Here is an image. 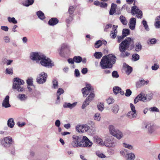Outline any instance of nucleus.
Wrapping results in <instances>:
<instances>
[{"mask_svg":"<svg viewBox=\"0 0 160 160\" xmlns=\"http://www.w3.org/2000/svg\"><path fill=\"white\" fill-rule=\"evenodd\" d=\"M116 60V57L111 54L102 57L100 63V65L102 69L111 68Z\"/></svg>","mask_w":160,"mask_h":160,"instance_id":"1","label":"nucleus"},{"mask_svg":"<svg viewBox=\"0 0 160 160\" xmlns=\"http://www.w3.org/2000/svg\"><path fill=\"white\" fill-rule=\"evenodd\" d=\"M133 43V39L130 37L126 38V39L120 44L119 50L121 52V57L122 58L128 56L130 54L128 52H125L130 44Z\"/></svg>","mask_w":160,"mask_h":160,"instance_id":"2","label":"nucleus"},{"mask_svg":"<svg viewBox=\"0 0 160 160\" xmlns=\"http://www.w3.org/2000/svg\"><path fill=\"white\" fill-rule=\"evenodd\" d=\"M12 88L16 90L18 92H22L24 90V88L21 86L24 83L23 80L18 78H16L13 79Z\"/></svg>","mask_w":160,"mask_h":160,"instance_id":"3","label":"nucleus"},{"mask_svg":"<svg viewBox=\"0 0 160 160\" xmlns=\"http://www.w3.org/2000/svg\"><path fill=\"white\" fill-rule=\"evenodd\" d=\"M39 63L42 66L48 68H51L54 66L53 62L51 60L44 54Z\"/></svg>","mask_w":160,"mask_h":160,"instance_id":"4","label":"nucleus"},{"mask_svg":"<svg viewBox=\"0 0 160 160\" xmlns=\"http://www.w3.org/2000/svg\"><path fill=\"white\" fill-rule=\"evenodd\" d=\"M59 54L61 56H62L64 53L68 54L70 52V47L66 43H63L62 44L59 48L58 49Z\"/></svg>","mask_w":160,"mask_h":160,"instance_id":"5","label":"nucleus"},{"mask_svg":"<svg viewBox=\"0 0 160 160\" xmlns=\"http://www.w3.org/2000/svg\"><path fill=\"white\" fill-rule=\"evenodd\" d=\"M43 54L37 52H32L30 54V59L33 61L39 63Z\"/></svg>","mask_w":160,"mask_h":160,"instance_id":"6","label":"nucleus"},{"mask_svg":"<svg viewBox=\"0 0 160 160\" xmlns=\"http://www.w3.org/2000/svg\"><path fill=\"white\" fill-rule=\"evenodd\" d=\"M72 141L71 142L72 146L74 148L81 147V144L82 143V140H81V138L78 136L73 135L72 136Z\"/></svg>","mask_w":160,"mask_h":160,"instance_id":"7","label":"nucleus"},{"mask_svg":"<svg viewBox=\"0 0 160 160\" xmlns=\"http://www.w3.org/2000/svg\"><path fill=\"white\" fill-rule=\"evenodd\" d=\"M48 75L47 73L42 72L38 75L36 81L37 83L39 84H43L45 83L47 79Z\"/></svg>","mask_w":160,"mask_h":160,"instance_id":"8","label":"nucleus"},{"mask_svg":"<svg viewBox=\"0 0 160 160\" xmlns=\"http://www.w3.org/2000/svg\"><path fill=\"white\" fill-rule=\"evenodd\" d=\"M90 128V127L87 124L78 125L75 127L76 131L79 133H85L88 131Z\"/></svg>","mask_w":160,"mask_h":160,"instance_id":"9","label":"nucleus"},{"mask_svg":"<svg viewBox=\"0 0 160 160\" xmlns=\"http://www.w3.org/2000/svg\"><path fill=\"white\" fill-rule=\"evenodd\" d=\"M131 13L132 15L137 14V17L138 18H141L142 17V13L138 8L135 6H134L132 7Z\"/></svg>","mask_w":160,"mask_h":160,"instance_id":"10","label":"nucleus"},{"mask_svg":"<svg viewBox=\"0 0 160 160\" xmlns=\"http://www.w3.org/2000/svg\"><path fill=\"white\" fill-rule=\"evenodd\" d=\"M81 147H91L92 145V142L90 141L86 136H83L82 139Z\"/></svg>","mask_w":160,"mask_h":160,"instance_id":"11","label":"nucleus"},{"mask_svg":"<svg viewBox=\"0 0 160 160\" xmlns=\"http://www.w3.org/2000/svg\"><path fill=\"white\" fill-rule=\"evenodd\" d=\"M82 92L84 97H86L91 91V86L90 84H87L86 86L82 89Z\"/></svg>","mask_w":160,"mask_h":160,"instance_id":"12","label":"nucleus"},{"mask_svg":"<svg viewBox=\"0 0 160 160\" xmlns=\"http://www.w3.org/2000/svg\"><path fill=\"white\" fill-rule=\"evenodd\" d=\"M4 140L6 144L4 146L6 147H9L13 142L12 138L10 136L5 138Z\"/></svg>","mask_w":160,"mask_h":160,"instance_id":"13","label":"nucleus"},{"mask_svg":"<svg viewBox=\"0 0 160 160\" xmlns=\"http://www.w3.org/2000/svg\"><path fill=\"white\" fill-rule=\"evenodd\" d=\"M144 93L142 92H141L134 99V103L136 104L139 101L144 102Z\"/></svg>","mask_w":160,"mask_h":160,"instance_id":"14","label":"nucleus"},{"mask_svg":"<svg viewBox=\"0 0 160 160\" xmlns=\"http://www.w3.org/2000/svg\"><path fill=\"white\" fill-rule=\"evenodd\" d=\"M93 138L95 143L101 146L104 145L105 141L104 142L101 138L96 136L94 137Z\"/></svg>","mask_w":160,"mask_h":160,"instance_id":"15","label":"nucleus"},{"mask_svg":"<svg viewBox=\"0 0 160 160\" xmlns=\"http://www.w3.org/2000/svg\"><path fill=\"white\" fill-rule=\"evenodd\" d=\"M9 96L8 95L5 97L2 102V106L5 108L10 107L11 105L9 103Z\"/></svg>","mask_w":160,"mask_h":160,"instance_id":"16","label":"nucleus"},{"mask_svg":"<svg viewBox=\"0 0 160 160\" xmlns=\"http://www.w3.org/2000/svg\"><path fill=\"white\" fill-rule=\"evenodd\" d=\"M116 145L115 142H112L111 140L106 139L105 141L104 145L107 147L114 148Z\"/></svg>","mask_w":160,"mask_h":160,"instance_id":"17","label":"nucleus"},{"mask_svg":"<svg viewBox=\"0 0 160 160\" xmlns=\"http://www.w3.org/2000/svg\"><path fill=\"white\" fill-rule=\"evenodd\" d=\"M136 23V19L135 18H132L130 20L129 27L131 29H134Z\"/></svg>","mask_w":160,"mask_h":160,"instance_id":"18","label":"nucleus"},{"mask_svg":"<svg viewBox=\"0 0 160 160\" xmlns=\"http://www.w3.org/2000/svg\"><path fill=\"white\" fill-rule=\"evenodd\" d=\"M135 156L134 153L131 152L128 153L125 156V158L127 160H134Z\"/></svg>","mask_w":160,"mask_h":160,"instance_id":"19","label":"nucleus"},{"mask_svg":"<svg viewBox=\"0 0 160 160\" xmlns=\"http://www.w3.org/2000/svg\"><path fill=\"white\" fill-rule=\"evenodd\" d=\"M113 90L114 93L116 94L119 93H120L121 95H123L124 94V92L121 90V88L118 86L114 87Z\"/></svg>","mask_w":160,"mask_h":160,"instance_id":"20","label":"nucleus"},{"mask_svg":"<svg viewBox=\"0 0 160 160\" xmlns=\"http://www.w3.org/2000/svg\"><path fill=\"white\" fill-rule=\"evenodd\" d=\"M108 128L110 133L112 136H113L114 134H115L118 130V129H116L115 127L112 125H109L108 126Z\"/></svg>","mask_w":160,"mask_h":160,"instance_id":"21","label":"nucleus"},{"mask_svg":"<svg viewBox=\"0 0 160 160\" xmlns=\"http://www.w3.org/2000/svg\"><path fill=\"white\" fill-rule=\"evenodd\" d=\"M152 98V93H148L146 95L144 93V102H147L150 101Z\"/></svg>","mask_w":160,"mask_h":160,"instance_id":"22","label":"nucleus"},{"mask_svg":"<svg viewBox=\"0 0 160 160\" xmlns=\"http://www.w3.org/2000/svg\"><path fill=\"white\" fill-rule=\"evenodd\" d=\"M77 104V102H74L72 104L69 102H66L63 105V107L65 108H69L70 109H72L76 106Z\"/></svg>","mask_w":160,"mask_h":160,"instance_id":"23","label":"nucleus"},{"mask_svg":"<svg viewBox=\"0 0 160 160\" xmlns=\"http://www.w3.org/2000/svg\"><path fill=\"white\" fill-rule=\"evenodd\" d=\"M18 99L21 101H24L26 100L28 98V96L26 94H19L17 96Z\"/></svg>","mask_w":160,"mask_h":160,"instance_id":"24","label":"nucleus"},{"mask_svg":"<svg viewBox=\"0 0 160 160\" xmlns=\"http://www.w3.org/2000/svg\"><path fill=\"white\" fill-rule=\"evenodd\" d=\"M113 136L116 138L118 140L121 139L123 136V134L122 132L119 130H118L115 134H114Z\"/></svg>","mask_w":160,"mask_h":160,"instance_id":"25","label":"nucleus"},{"mask_svg":"<svg viewBox=\"0 0 160 160\" xmlns=\"http://www.w3.org/2000/svg\"><path fill=\"white\" fill-rule=\"evenodd\" d=\"M58 21L56 18H52L50 19L48 22V24L50 26H54L57 24Z\"/></svg>","mask_w":160,"mask_h":160,"instance_id":"26","label":"nucleus"},{"mask_svg":"<svg viewBox=\"0 0 160 160\" xmlns=\"http://www.w3.org/2000/svg\"><path fill=\"white\" fill-rule=\"evenodd\" d=\"M15 125V122L13 118H11L8 119L7 121V125L8 127L12 128Z\"/></svg>","mask_w":160,"mask_h":160,"instance_id":"27","label":"nucleus"},{"mask_svg":"<svg viewBox=\"0 0 160 160\" xmlns=\"http://www.w3.org/2000/svg\"><path fill=\"white\" fill-rule=\"evenodd\" d=\"M119 110V107L118 105H113L112 107L111 111L114 114H117Z\"/></svg>","mask_w":160,"mask_h":160,"instance_id":"28","label":"nucleus"},{"mask_svg":"<svg viewBox=\"0 0 160 160\" xmlns=\"http://www.w3.org/2000/svg\"><path fill=\"white\" fill-rule=\"evenodd\" d=\"M137 115V112L133 111L129 112L127 114V116L130 118H136Z\"/></svg>","mask_w":160,"mask_h":160,"instance_id":"29","label":"nucleus"},{"mask_svg":"<svg viewBox=\"0 0 160 160\" xmlns=\"http://www.w3.org/2000/svg\"><path fill=\"white\" fill-rule=\"evenodd\" d=\"M117 6L116 4L113 3L112 4L111 9L109 12L110 15H112L115 12Z\"/></svg>","mask_w":160,"mask_h":160,"instance_id":"30","label":"nucleus"},{"mask_svg":"<svg viewBox=\"0 0 160 160\" xmlns=\"http://www.w3.org/2000/svg\"><path fill=\"white\" fill-rule=\"evenodd\" d=\"M119 19L122 23L124 25H126L128 23V21L126 18L123 16H121L119 18Z\"/></svg>","mask_w":160,"mask_h":160,"instance_id":"31","label":"nucleus"},{"mask_svg":"<svg viewBox=\"0 0 160 160\" xmlns=\"http://www.w3.org/2000/svg\"><path fill=\"white\" fill-rule=\"evenodd\" d=\"M113 31L111 32V38H115L116 37L117 31L116 30V27L115 26V27L113 28Z\"/></svg>","mask_w":160,"mask_h":160,"instance_id":"32","label":"nucleus"},{"mask_svg":"<svg viewBox=\"0 0 160 160\" xmlns=\"http://www.w3.org/2000/svg\"><path fill=\"white\" fill-rule=\"evenodd\" d=\"M124 67H125V71L128 74H129L132 71V68L131 67L128 65H125Z\"/></svg>","mask_w":160,"mask_h":160,"instance_id":"33","label":"nucleus"},{"mask_svg":"<svg viewBox=\"0 0 160 160\" xmlns=\"http://www.w3.org/2000/svg\"><path fill=\"white\" fill-rule=\"evenodd\" d=\"M37 14L38 17L41 19L43 20L45 19V17L44 13L41 11H39L37 12Z\"/></svg>","mask_w":160,"mask_h":160,"instance_id":"34","label":"nucleus"},{"mask_svg":"<svg viewBox=\"0 0 160 160\" xmlns=\"http://www.w3.org/2000/svg\"><path fill=\"white\" fill-rule=\"evenodd\" d=\"M94 119L97 121L99 122L101 119L100 114L99 113H96L93 117Z\"/></svg>","mask_w":160,"mask_h":160,"instance_id":"35","label":"nucleus"},{"mask_svg":"<svg viewBox=\"0 0 160 160\" xmlns=\"http://www.w3.org/2000/svg\"><path fill=\"white\" fill-rule=\"evenodd\" d=\"M130 34L129 30L128 29H124L122 32V35L124 37Z\"/></svg>","mask_w":160,"mask_h":160,"instance_id":"36","label":"nucleus"},{"mask_svg":"<svg viewBox=\"0 0 160 160\" xmlns=\"http://www.w3.org/2000/svg\"><path fill=\"white\" fill-rule=\"evenodd\" d=\"M8 20L10 23H12L13 24H16L17 23V21L14 17L11 18L8 17Z\"/></svg>","mask_w":160,"mask_h":160,"instance_id":"37","label":"nucleus"},{"mask_svg":"<svg viewBox=\"0 0 160 160\" xmlns=\"http://www.w3.org/2000/svg\"><path fill=\"white\" fill-rule=\"evenodd\" d=\"M34 0H27L28 2L23 3V5L26 7H28L34 3Z\"/></svg>","mask_w":160,"mask_h":160,"instance_id":"38","label":"nucleus"},{"mask_svg":"<svg viewBox=\"0 0 160 160\" xmlns=\"http://www.w3.org/2000/svg\"><path fill=\"white\" fill-rule=\"evenodd\" d=\"M74 62L76 63H79L82 61V58L79 56H75L73 57Z\"/></svg>","mask_w":160,"mask_h":160,"instance_id":"39","label":"nucleus"},{"mask_svg":"<svg viewBox=\"0 0 160 160\" xmlns=\"http://www.w3.org/2000/svg\"><path fill=\"white\" fill-rule=\"evenodd\" d=\"M142 45L140 43L138 42L136 44L135 50L137 52L140 51L142 49Z\"/></svg>","mask_w":160,"mask_h":160,"instance_id":"40","label":"nucleus"},{"mask_svg":"<svg viewBox=\"0 0 160 160\" xmlns=\"http://www.w3.org/2000/svg\"><path fill=\"white\" fill-rule=\"evenodd\" d=\"M97 107L99 110L101 112L103 111L104 108V104L101 103H98V104Z\"/></svg>","mask_w":160,"mask_h":160,"instance_id":"41","label":"nucleus"},{"mask_svg":"<svg viewBox=\"0 0 160 160\" xmlns=\"http://www.w3.org/2000/svg\"><path fill=\"white\" fill-rule=\"evenodd\" d=\"M122 145L124 148H128L130 150H133V147L132 145L127 144L126 143H123Z\"/></svg>","mask_w":160,"mask_h":160,"instance_id":"42","label":"nucleus"},{"mask_svg":"<svg viewBox=\"0 0 160 160\" xmlns=\"http://www.w3.org/2000/svg\"><path fill=\"white\" fill-rule=\"evenodd\" d=\"M102 53L100 52H96L94 54L95 57L97 59L100 58L102 56Z\"/></svg>","mask_w":160,"mask_h":160,"instance_id":"43","label":"nucleus"},{"mask_svg":"<svg viewBox=\"0 0 160 160\" xmlns=\"http://www.w3.org/2000/svg\"><path fill=\"white\" fill-rule=\"evenodd\" d=\"M6 74L12 75L13 73V71L12 68H7L5 70Z\"/></svg>","mask_w":160,"mask_h":160,"instance_id":"44","label":"nucleus"},{"mask_svg":"<svg viewBox=\"0 0 160 160\" xmlns=\"http://www.w3.org/2000/svg\"><path fill=\"white\" fill-rule=\"evenodd\" d=\"M94 97V94L93 93L91 92L86 99L90 102L93 100Z\"/></svg>","mask_w":160,"mask_h":160,"instance_id":"45","label":"nucleus"},{"mask_svg":"<svg viewBox=\"0 0 160 160\" xmlns=\"http://www.w3.org/2000/svg\"><path fill=\"white\" fill-rule=\"evenodd\" d=\"M102 44V41L98 40L97 41L95 44V47L96 48H99Z\"/></svg>","mask_w":160,"mask_h":160,"instance_id":"46","label":"nucleus"},{"mask_svg":"<svg viewBox=\"0 0 160 160\" xmlns=\"http://www.w3.org/2000/svg\"><path fill=\"white\" fill-rule=\"evenodd\" d=\"M132 59L134 61L139 60V56L137 54H134L132 56Z\"/></svg>","mask_w":160,"mask_h":160,"instance_id":"47","label":"nucleus"},{"mask_svg":"<svg viewBox=\"0 0 160 160\" xmlns=\"http://www.w3.org/2000/svg\"><path fill=\"white\" fill-rule=\"evenodd\" d=\"M90 102L88 100V99H86L85 101L83 102L82 108V109H84L87 105H88Z\"/></svg>","mask_w":160,"mask_h":160,"instance_id":"48","label":"nucleus"},{"mask_svg":"<svg viewBox=\"0 0 160 160\" xmlns=\"http://www.w3.org/2000/svg\"><path fill=\"white\" fill-rule=\"evenodd\" d=\"M142 23L146 30L148 31L149 30V28L146 21L144 20H143L142 21Z\"/></svg>","mask_w":160,"mask_h":160,"instance_id":"49","label":"nucleus"},{"mask_svg":"<svg viewBox=\"0 0 160 160\" xmlns=\"http://www.w3.org/2000/svg\"><path fill=\"white\" fill-rule=\"evenodd\" d=\"M156 22L154 23V25L155 27L157 28H160V21L159 20H157V18L155 19Z\"/></svg>","mask_w":160,"mask_h":160,"instance_id":"50","label":"nucleus"},{"mask_svg":"<svg viewBox=\"0 0 160 160\" xmlns=\"http://www.w3.org/2000/svg\"><path fill=\"white\" fill-rule=\"evenodd\" d=\"M53 88L57 89L58 87V81L56 80H54L52 81Z\"/></svg>","mask_w":160,"mask_h":160,"instance_id":"51","label":"nucleus"},{"mask_svg":"<svg viewBox=\"0 0 160 160\" xmlns=\"http://www.w3.org/2000/svg\"><path fill=\"white\" fill-rule=\"evenodd\" d=\"M96 153V155L99 157L101 158H105V156L99 151H97Z\"/></svg>","mask_w":160,"mask_h":160,"instance_id":"52","label":"nucleus"},{"mask_svg":"<svg viewBox=\"0 0 160 160\" xmlns=\"http://www.w3.org/2000/svg\"><path fill=\"white\" fill-rule=\"evenodd\" d=\"M33 79L32 78H28L27 80V84L30 86H31L32 85Z\"/></svg>","mask_w":160,"mask_h":160,"instance_id":"53","label":"nucleus"},{"mask_svg":"<svg viewBox=\"0 0 160 160\" xmlns=\"http://www.w3.org/2000/svg\"><path fill=\"white\" fill-rule=\"evenodd\" d=\"M64 92L63 90L61 88H59L58 90L57 93V95H60Z\"/></svg>","mask_w":160,"mask_h":160,"instance_id":"54","label":"nucleus"},{"mask_svg":"<svg viewBox=\"0 0 160 160\" xmlns=\"http://www.w3.org/2000/svg\"><path fill=\"white\" fill-rule=\"evenodd\" d=\"M132 93V92L130 89H127L126 90L125 95L126 97H129L131 95Z\"/></svg>","mask_w":160,"mask_h":160,"instance_id":"55","label":"nucleus"},{"mask_svg":"<svg viewBox=\"0 0 160 160\" xmlns=\"http://www.w3.org/2000/svg\"><path fill=\"white\" fill-rule=\"evenodd\" d=\"M112 76L113 78H118L119 77V75L118 74V72L114 71H113L112 73Z\"/></svg>","mask_w":160,"mask_h":160,"instance_id":"56","label":"nucleus"},{"mask_svg":"<svg viewBox=\"0 0 160 160\" xmlns=\"http://www.w3.org/2000/svg\"><path fill=\"white\" fill-rule=\"evenodd\" d=\"M159 65L157 64H155L152 66V69L153 70H157L159 68Z\"/></svg>","mask_w":160,"mask_h":160,"instance_id":"57","label":"nucleus"},{"mask_svg":"<svg viewBox=\"0 0 160 160\" xmlns=\"http://www.w3.org/2000/svg\"><path fill=\"white\" fill-rule=\"evenodd\" d=\"M114 102V100L112 98H109L107 100V102L108 104L113 103Z\"/></svg>","mask_w":160,"mask_h":160,"instance_id":"58","label":"nucleus"},{"mask_svg":"<svg viewBox=\"0 0 160 160\" xmlns=\"http://www.w3.org/2000/svg\"><path fill=\"white\" fill-rule=\"evenodd\" d=\"M157 39L155 38H152L149 41V42H148V44H154L157 42Z\"/></svg>","mask_w":160,"mask_h":160,"instance_id":"59","label":"nucleus"},{"mask_svg":"<svg viewBox=\"0 0 160 160\" xmlns=\"http://www.w3.org/2000/svg\"><path fill=\"white\" fill-rule=\"evenodd\" d=\"M74 11V8L72 6H70L68 9V12L70 14L73 13Z\"/></svg>","mask_w":160,"mask_h":160,"instance_id":"60","label":"nucleus"},{"mask_svg":"<svg viewBox=\"0 0 160 160\" xmlns=\"http://www.w3.org/2000/svg\"><path fill=\"white\" fill-rule=\"evenodd\" d=\"M149 110L153 111V112H159V109L156 107H153L150 108L149 109Z\"/></svg>","mask_w":160,"mask_h":160,"instance_id":"61","label":"nucleus"},{"mask_svg":"<svg viewBox=\"0 0 160 160\" xmlns=\"http://www.w3.org/2000/svg\"><path fill=\"white\" fill-rule=\"evenodd\" d=\"M108 4L104 2H101L100 7L102 8H105L107 7Z\"/></svg>","mask_w":160,"mask_h":160,"instance_id":"62","label":"nucleus"},{"mask_svg":"<svg viewBox=\"0 0 160 160\" xmlns=\"http://www.w3.org/2000/svg\"><path fill=\"white\" fill-rule=\"evenodd\" d=\"M3 39L5 42L7 43H9L10 41V38L8 36L4 37Z\"/></svg>","mask_w":160,"mask_h":160,"instance_id":"63","label":"nucleus"},{"mask_svg":"<svg viewBox=\"0 0 160 160\" xmlns=\"http://www.w3.org/2000/svg\"><path fill=\"white\" fill-rule=\"evenodd\" d=\"M148 131L150 133H152L154 131L153 127L152 125H150L148 128Z\"/></svg>","mask_w":160,"mask_h":160,"instance_id":"64","label":"nucleus"}]
</instances>
